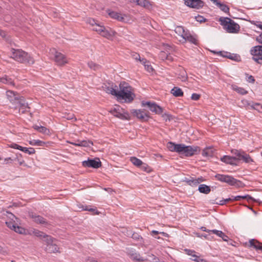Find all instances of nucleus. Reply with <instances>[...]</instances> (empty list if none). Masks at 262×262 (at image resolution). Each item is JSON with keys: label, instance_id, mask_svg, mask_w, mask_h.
Segmentation results:
<instances>
[{"label": "nucleus", "instance_id": "obj_46", "mask_svg": "<svg viewBox=\"0 0 262 262\" xmlns=\"http://www.w3.org/2000/svg\"><path fill=\"white\" fill-rule=\"evenodd\" d=\"M92 29L96 32H97L99 34L100 33L102 29H104V26H101L100 25L97 24Z\"/></svg>", "mask_w": 262, "mask_h": 262}, {"label": "nucleus", "instance_id": "obj_47", "mask_svg": "<svg viewBox=\"0 0 262 262\" xmlns=\"http://www.w3.org/2000/svg\"><path fill=\"white\" fill-rule=\"evenodd\" d=\"M160 57L161 59L163 60L164 59H167V60H171V57L170 55H168L166 52H161L160 54Z\"/></svg>", "mask_w": 262, "mask_h": 262}, {"label": "nucleus", "instance_id": "obj_61", "mask_svg": "<svg viewBox=\"0 0 262 262\" xmlns=\"http://www.w3.org/2000/svg\"><path fill=\"white\" fill-rule=\"evenodd\" d=\"M201 97V95L200 94L196 93H193L192 94L191 98L193 100H198Z\"/></svg>", "mask_w": 262, "mask_h": 262}, {"label": "nucleus", "instance_id": "obj_23", "mask_svg": "<svg viewBox=\"0 0 262 262\" xmlns=\"http://www.w3.org/2000/svg\"><path fill=\"white\" fill-rule=\"evenodd\" d=\"M128 254L130 256V257L134 260L137 261L142 262L146 260V259L140 256V254L134 252L133 251L130 250L128 252Z\"/></svg>", "mask_w": 262, "mask_h": 262}, {"label": "nucleus", "instance_id": "obj_15", "mask_svg": "<svg viewBox=\"0 0 262 262\" xmlns=\"http://www.w3.org/2000/svg\"><path fill=\"white\" fill-rule=\"evenodd\" d=\"M185 4L189 7L200 9L202 8L204 2L201 0H184Z\"/></svg>", "mask_w": 262, "mask_h": 262}, {"label": "nucleus", "instance_id": "obj_38", "mask_svg": "<svg viewBox=\"0 0 262 262\" xmlns=\"http://www.w3.org/2000/svg\"><path fill=\"white\" fill-rule=\"evenodd\" d=\"M89 67L94 71H97L101 69V66L93 61H90L88 63Z\"/></svg>", "mask_w": 262, "mask_h": 262}, {"label": "nucleus", "instance_id": "obj_13", "mask_svg": "<svg viewBox=\"0 0 262 262\" xmlns=\"http://www.w3.org/2000/svg\"><path fill=\"white\" fill-rule=\"evenodd\" d=\"M29 216L33 220V222L37 224L45 225H49L46 219L40 215H37L34 212H29Z\"/></svg>", "mask_w": 262, "mask_h": 262}, {"label": "nucleus", "instance_id": "obj_8", "mask_svg": "<svg viewBox=\"0 0 262 262\" xmlns=\"http://www.w3.org/2000/svg\"><path fill=\"white\" fill-rule=\"evenodd\" d=\"M51 53L54 54V61L58 66H63L67 63V59L63 54L56 51L55 49L51 51Z\"/></svg>", "mask_w": 262, "mask_h": 262}, {"label": "nucleus", "instance_id": "obj_32", "mask_svg": "<svg viewBox=\"0 0 262 262\" xmlns=\"http://www.w3.org/2000/svg\"><path fill=\"white\" fill-rule=\"evenodd\" d=\"M0 81L2 83L12 85H14V83L13 81L12 80V79L10 78H9L7 76H5L4 77H0Z\"/></svg>", "mask_w": 262, "mask_h": 262}, {"label": "nucleus", "instance_id": "obj_17", "mask_svg": "<svg viewBox=\"0 0 262 262\" xmlns=\"http://www.w3.org/2000/svg\"><path fill=\"white\" fill-rule=\"evenodd\" d=\"M103 90L107 93L111 94L112 95L116 96L117 91V86L113 83H108V85L104 84L102 86Z\"/></svg>", "mask_w": 262, "mask_h": 262}, {"label": "nucleus", "instance_id": "obj_51", "mask_svg": "<svg viewBox=\"0 0 262 262\" xmlns=\"http://www.w3.org/2000/svg\"><path fill=\"white\" fill-rule=\"evenodd\" d=\"M188 41L191 43H192L193 44H196L197 43V40L196 39L191 35H189V36L187 38H186L184 41Z\"/></svg>", "mask_w": 262, "mask_h": 262}, {"label": "nucleus", "instance_id": "obj_44", "mask_svg": "<svg viewBox=\"0 0 262 262\" xmlns=\"http://www.w3.org/2000/svg\"><path fill=\"white\" fill-rule=\"evenodd\" d=\"M184 144H177L176 147L175 152H178L180 154L183 155Z\"/></svg>", "mask_w": 262, "mask_h": 262}, {"label": "nucleus", "instance_id": "obj_9", "mask_svg": "<svg viewBox=\"0 0 262 262\" xmlns=\"http://www.w3.org/2000/svg\"><path fill=\"white\" fill-rule=\"evenodd\" d=\"M82 165L84 167L98 168L101 166V162L99 158H95L94 159H89L86 161H83Z\"/></svg>", "mask_w": 262, "mask_h": 262}, {"label": "nucleus", "instance_id": "obj_7", "mask_svg": "<svg viewBox=\"0 0 262 262\" xmlns=\"http://www.w3.org/2000/svg\"><path fill=\"white\" fill-rule=\"evenodd\" d=\"M231 152L233 155L236 156L237 160H242L247 163H250L253 162V160L251 157L243 151L233 149L231 150Z\"/></svg>", "mask_w": 262, "mask_h": 262}, {"label": "nucleus", "instance_id": "obj_34", "mask_svg": "<svg viewBox=\"0 0 262 262\" xmlns=\"http://www.w3.org/2000/svg\"><path fill=\"white\" fill-rule=\"evenodd\" d=\"M232 88L234 91H236V92L240 94L245 95L248 93V92L244 89L241 87H238L236 85H232Z\"/></svg>", "mask_w": 262, "mask_h": 262}, {"label": "nucleus", "instance_id": "obj_42", "mask_svg": "<svg viewBox=\"0 0 262 262\" xmlns=\"http://www.w3.org/2000/svg\"><path fill=\"white\" fill-rule=\"evenodd\" d=\"M251 110H255L259 112H262V105L259 103H254L253 102Z\"/></svg>", "mask_w": 262, "mask_h": 262}, {"label": "nucleus", "instance_id": "obj_19", "mask_svg": "<svg viewBox=\"0 0 262 262\" xmlns=\"http://www.w3.org/2000/svg\"><path fill=\"white\" fill-rule=\"evenodd\" d=\"M217 7H219L222 11L228 14L229 16V7L225 4L221 3L218 0H211Z\"/></svg>", "mask_w": 262, "mask_h": 262}, {"label": "nucleus", "instance_id": "obj_40", "mask_svg": "<svg viewBox=\"0 0 262 262\" xmlns=\"http://www.w3.org/2000/svg\"><path fill=\"white\" fill-rule=\"evenodd\" d=\"M147 62V61L145 58H142L141 60V63L144 66L145 69L149 72H151L153 71V68L151 65L148 64H146Z\"/></svg>", "mask_w": 262, "mask_h": 262}, {"label": "nucleus", "instance_id": "obj_12", "mask_svg": "<svg viewBox=\"0 0 262 262\" xmlns=\"http://www.w3.org/2000/svg\"><path fill=\"white\" fill-rule=\"evenodd\" d=\"M200 148L198 146L184 145L183 155L187 157L192 156L200 151Z\"/></svg>", "mask_w": 262, "mask_h": 262}, {"label": "nucleus", "instance_id": "obj_1", "mask_svg": "<svg viewBox=\"0 0 262 262\" xmlns=\"http://www.w3.org/2000/svg\"><path fill=\"white\" fill-rule=\"evenodd\" d=\"M119 88L120 90H117L116 96L118 100H123L126 102H130L134 100L135 96L132 92V88L128 83L121 82Z\"/></svg>", "mask_w": 262, "mask_h": 262}, {"label": "nucleus", "instance_id": "obj_11", "mask_svg": "<svg viewBox=\"0 0 262 262\" xmlns=\"http://www.w3.org/2000/svg\"><path fill=\"white\" fill-rule=\"evenodd\" d=\"M131 113L142 121H147L149 118L148 112L141 110H132Z\"/></svg>", "mask_w": 262, "mask_h": 262}, {"label": "nucleus", "instance_id": "obj_6", "mask_svg": "<svg viewBox=\"0 0 262 262\" xmlns=\"http://www.w3.org/2000/svg\"><path fill=\"white\" fill-rule=\"evenodd\" d=\"M56 240L53 238L51 236L47 237V239L43 240V242L45 243L46 246L45 247V250L49 253L59 252V247L57 245L55 242Z\"/></svg>", "mask_w": 262, "mask_h": 262}, {"label": "nucleus", "instance_id": "obj_4", "mask_svg": "<svg viewBox=\"0 0 262 262\" xmlns=\"http://www.w3.org/2000/svg\"><path fill=\"white\" fill-rule=\"evenodd\" d=\"M256 40L259 43L262 44V33L256 37ZM250 53L253 55L252 59L257 63L262 64V45L256 46L253 47Z\"/></svg>", "mask_w": 262, "mask_h": 262}, {"label": "nucleus", "instance_id": "obj_41", "mask_svg": "<svg viewBox=\"0 0 262 262\" xmlns=\"http://www.w3.org/2000/svg\"><path fill=\"white\" fill-rule=\"evenodd\" d=\"M242 103L246 108V109L251 110L252 106L253 101H249L245 99L242 100Z\"/></svg>", "mask_w": 262, "mask_h": 262}, {"label": "nucleus", "instance_id": "obj_52", "mask_svg": "<svg viewBox=\"0 0 262 262\" xmlns=\"http://www.w3.org/2000/svg\"><path fill=\"white\" fill-rule=\"evenodd\" d=\"M177 144L169 142L167 144V148L171 151H175Z\"/></svg>", "mask_w": 262, "mask_h": 262}, {"label": "nucleus", "instance_id": "obj_29", "mask_svg": "<svg viewBox=\"0 0 262 262\" xmlns=\"http://www.w3.org/2000/svg\"><path fill=\"white\" fill-rule=\"evenodd\" d=\"M108 15L111 18L116 19L119 21H122L124 19L123 16L121 15L116 12L111 11L108 13Z\"/></svg>", "mask_w": 262, "mask_h": 262}, {"label": "nucleus", "instance_id": "obj_37", "mask_svg": "<svg viewBox=\"0 0 262 262\" xmlns=\"http://www.w3.org/2000/svg\"><path fill=\"white\" fill-rule=\"evenodd\" d=\"M7 96L10 99V101H12L13 100V98H14V99L16 100V99H18V96L14 92L12 91H8L7 92Z\"/></svg>", "mask_w": 262, "mask_h": 262}, {"label": "nucleus", "instance_id": "obj_14", "mask_svg": "<svg viewBox=\"0 0 262 262\" xmlns=\"http://www.w3.org/2000/svg\"><path fill=\"white\" fill-rule=\"evenodd\" d=\"M16 101L17 103L19 106V111H21L22 113H25L28 112L27 109H29L30 107L28 104L26 102V100L24 97H18V99H16Z\"/></svg>", "mask_w": 262, "mask_h": 262}, {"label": "nucleus", "instance_id": "obj_27", "mask_svg": "<svg viewBox=\"0 0 262 262\" xmlns=\"http://www.w3.org/2000/svg\"><path fill=\"white\" fill-rule=\"evenodd\" d=\"M198 190L201 193L205 194H208L211 191L210 187L205 184L200 185Z\"/></svg>", "mask_w": 262, "mask_h": 262}, {"label": "nucleus", "instance_id": "obj_31", "mask_svg": "<svg viewBox=\"0 0 262 262\" xmlns=\"http://www.w3.org/2000/svg\"><path fill=\"white\" fill-rule=\"evenodd\" d=\"M33 233L36 236L41 238L43 241L44 239H47V237H48L50 236V235L46 234V233H45L44 232H43L42 231H39L37 230H34L33 232Z\"/></svg>", "mask_w": 262, "mask_h": 262}, {"label": "nucleus", "instance_id": "obj_5", "mask_svg": "<svg viewBox=\"0 0 262 262\" xmlns=\"http://www.w3.org/2000/svg\"><path fill=\"white\" fill-rule=\"evenodd\" d=\"M214 177L217 180L221 182L226 183L231 186L239 187L242 184L241 181L234 179L233 177L229 175L216 174Z\"/></svg>", "mask_w": 262, "mask_h": 262}, {"label": "nucleus", "instance_id": "obj_45", "mask_svg": "<svg viewBox=\"0 0 262 262\" xmlns=\"http://www.w3.org/2000/svg\"><path fill=\"white\" fill-rule=\"evenodd\" d=\"M21 151L27 153L29 155H32L35 152V150L33 148H27L23 147V149H21Z\"/></svg>", "mask_w": 262, "mask_h": 262}, {"label": "nucleus", "instance_id": "obj_35", "mask_svg": "<svg viewBox=\"0 0 262 262\" xmlns=\"http://www.w3.org/2000/svg\"><path fill=\"white\" fill-rule=\"evenodd\" d=\"M130 161L134 165L138 167L142 164V161L135 157H130Z\"/></svg>", "mask_w": 262, "mask_h": 262}, {"label": "nucleus", "instance_id": "obj_33", "mask_svg": "<svg viewBox=\"0 0 262 262\" xmlns=\"http://www.w3.org/2000/svg\"><path fill=\"white\" fill-rule=\"evenodd\" d=\"M202 154L204 157H212L213 156V150L211 147H207L203 150Z\"/></svg>", "mask_w": 262, "mask_h": 262}, {"label": "nucleus", "instance_id": "obj_63", "mask_svg": "<svg viewBox=\"0 0 262 262\" xmlns=\"http://www.w3.org/2000/svg\"><path fill=\"white\" fill-rule=\"evenodd\" d=\"M162 117L163 118L164 120L167 121V120H170L171 116L168 114H164L162 115Z\"/></svg>", "mask_w": 262, "mask_h": 262}, {"label": "nucleus", "instance_id": "obj_55", "mask_svg": "<svg viewBox=\"0 0 262 262\" xmlns=\"http://www.w3.org/2000/svg\"><path fill=\"white\" fill-rule=\"evenodd\" d=\"M132 57L136 61H140L141 62L142 59L140 56V55L136 52H132L131 53Z\"/></svg>", "mask_w": 262, "mask_h": 262}, {"label": "nucleus", "instance_id": "obj_25", "mask_svg": "<svg viewBox=\"0 0 262 262\" xmlns=\"http://www.w3.org/2000/svg\"><path fill=\"white\" fill-rule=\"evenodd\" d=\"M130 2L144 8L148 7L150 5L148 0H130Z\"/></svg>", "mask_w": 262, "mask_h": 262}, {"label": "nucleus", "instance_id": "obj_56", "mask_svg": "<svg viewBox=\"0 0 262 262\" xmlns=\"http://www.w3.org/2000/svg\"><path fill=\"white\" fill-rule=\"evenodd\" d=\"M192 257H195V258H191V260L196 262H208L206 260L200 258V256L196 255H193Z\"/></svg>", "mask_w": 262, "mask_h": 262}, {"label": "nucleus", "instance_id": "obj_16", "mask_svg": "<svg viewBox=\"0 0 262 262\" xmlns=\"http://www.w3.org/2000/svg\"><path fill=\"white\" fill-rule=\"evenodd\" d=\"M217 54L223 57H226L234 61H238L241 60L240 56L237 54L231 53L225 51H219L217 52Z\"/></svg>", "mask_w": 262, "mask_h": 262}, {"label": "nucleus", "instance_id": "obj_22", "mask_svg": "<svg viewBox=\"0 0 262 262\" xmlns=\"http://www.w3.org/2000/svg\"><path fill=\"white\" fill-rule=\"evenodd\" d=\"M112 115L114 116L118 117L121 119H127L126 115H128L127 114H122V113L119 112V107L118 106L114 108L113 110L111 111Z\"/></svg>", "mask_w": 262, "mask_h": 262}, {"label": "nucleus", "instance_id": "obj_48", "mask_svg": "<svg viewBox=\"0 0 262 262\" xmlns=\"http://www.w3.org/2000/svg\"><path fill=\"white\" fill-rule=\"evenodd\" d=\"M93 142L90 140H81V146L89 147L91 145H93Z\"/></svg>", "mask_w": 262, "mask_h": 262}, {"label": "nucleus", "instance_id": "obj_54", "mask_svg": "<svg viewBox=\"0 0 262 262\" xmlns=\"http://www.w3.org/2000/svg\"><path fill=\"white\" fill-rule=\"evenodd\" d=\"M15 232L20 233V234H23L25 232V230L24 228H22L18 226H15V229L13 230Z\"/></svg>", "mask_w": 262, "mask_h": 262}, {"label": "nucleus", "instance_id": "obj_30", "mask_svg": "<svg viewBox=\"0 0 262 262\" xmlns=\"http://www.w3.org/2000/svg\"><path fill=\"white\" fill-rule=\"evenodd\" d=\"M242 199H247L248 201L251 200L254 202H256V200L249 195H245L243 196L238 195L236 196H233V200H234V201H240Z\"/></svg>", "mask_w": 262, "mask_h": 262}, {"label": "nucleus", "instance_id": "obj_62", "mask_svg": "<svg viewBox=\"0 0 262 262\" xmlns=\"http://www.w3.org/2000/svg\"><path fill=\"white\" fill-rule=\"evenodd\" d=\"M195 19L197 21L203 23L205 21V19L202 16L198 15L195 17Z\"/></svg>", "mask_w": 262, "mask_h": 262}, {"label": "nucleus", "instance_id": "obj_2", "mask_svg": "<svg viewBox=\"0 0 262 262\" xmlns=\"http://www.w3.org/2000/svg\"><path fill=\"white\" fill-rule=\"evenodd\" d=\"M11 57L20 63L31 65L35 61L28 53L20 49H12Z\"/></svg>", "mask_w": 262, "mask_h": 262}, {"label": "nucleus", "instance_id": "obj_50", "mask_svg": "<svg viewBox=\"0 0 262 262\" xmlns=\"http://www.w3.org/2000/svg\"><path fill=\"white\" fill-rule=\"evenodd\" d=\"M6 224L8 228H9L12 230H13L14 229H15V227L16 225V224L15 223V221H6Z\"/></svg>", "mask_w": 262, "mask_h": 262}, {"label": "nucleus", "instance_id": "obj_36", "mask_svg": "<svg viewBox=\"0 0 262 262\" xmlns=\"http://www.w3.org/2000/svg\"><path fill=\"white\" fill-rule=\"evenodd\" d=\"M185 181L189 185L192 186H196L200 183V181L192 178L191 179H186Z\"/></svg>", "mask_w": 262, "mask_h": 262}, {"label": "nucleus", "instance_id": "obj_18", "mask_svg": "<svg viewBox=\"0 0 262 262\" xmlns=\"http://www.w3.org/2000/svg\"><path fill=\"white\" fill-rule=\"evenodd\" d=\"M116 32L110 28H106L104 27V29H102L99 34L102 36L105 37L107 39H110L114 37L116 34Z\"/></svg>", "mask_w": 262, "mask_h": 262}, {"label": "nucleus", "instance_id": "obj_10", "mask_svg": "<svg viewBox=\"0 0 262 262\" xmlns=\"http://www.w3.org/2000/svg\"><path fill=\"white\" fill-rule=\"evenodd\" d=\"M142 106H147L151 112H155L158 114H161L163 112L162 108L161 106L158 105L155 102H152L150 101L145 102L143 101L142 102Z\"/></svg>", "mask_w": 262, "mask_h": 262}, {"label": "nucleus", "instance_id": "obj_21", "mask_svg": "<svg viewBox=\"0 0 262 262\" xmlns=\"http://www.w3.org/2000/svg\"><path fill=\"white\" fill-rule=\"evenodd\" d=\"M249 246L253 247L256 250H260L262 251V243L255 239H251L249 240Z\"/></svg>", "mask_w": 262, "mask_h": 262}, {"label": "nucleus", "instance_id": "obj_53", "mask_svg": "<svg viewBox=\"0 0 262 262\" xmlns=\"http://www.w3.org/2000/svg\"><path fill=\"white\" fill-rule=\"evenodd\" d=\"M39 132L43 133L46 135H50V130L46 127L40 126V129Z\"/></svg>", "mask_w": 262, "mask_h": 262}, {"label": "nucleus", "instance_id": "obj_59", "mask_svg": "<svg viewBox=\"0 0 262 262\" xmlns=\"http://www.w3.org/2000/svg\"><path fill=\"white\" fill-rule=\"evenodd\" d=\"M139 167L145 171H149V167L148 166V165L144 163L143 162H142V165H141Z\"/></svg>", "mask_w": 262, "mask_h": 262}, {"label": "nucleus", "instance_id": "obj_3", "mask_svg": "<svg viewBox=\"0 0 262 262\" xmlns=\"http://www.w3.org/2000/svg\"><path fill=\"white\" fill-rule=\"evenodd\" d=\"M219 21L223 28L228 33H237L239 31V25L229 17H221Z\"/></svg>", "mask_w": 262, "mask_h": 262}, {"label": "nucleus", "instance_id": "obj_24", "mask_svg": "<svg viewBox=\"0 0 262 262\" xmlns=\"http://www.w3.org/2000/svg\"><path fill=\"white\" fill-rule=\"evenodd\" d=\"M209 231L212 233L215 234L219 237H221L223 239V240L224 241H228V239L229 238V237L227 235H226L222 231L217 230L216 229L209 230Z\"/></svg>", "mask_w": 262, "mask_h": 262}, {"label": "nucleus", "instance_id": "obj_49", "mask_svg": "<svg viewBox=\"0 0 262 262\" xmlns=\"http://www.w3.org/2000/svg\"><path fill=\"white\" fill-rule=\"evenodd\" d=\"M14 161H17L20 165H22L25 163L24 160L21 158V155H16V157L14 158Z\"/></svg>", "mask_w": 262, "mask_h": 262}, {"label": "nucleus", "instance_id": "obj_28", "mask_svg": "<svg viewBox=\"0 0 262 262\" xmlns=\"http://www.w3.org/2000/svg\"><path fill=\"white\" fill-rule=\"evenodd\" d=\"M1 213L2 216H7L11 221H15L14 219H17V218L13 213L7 211L6 210H3V211L1 212Z\"/></svg>", "mask_w": 262, "mask_h": 262}, {"label": "nucleus", "instance_id": "obj_60", "mask_svg": "<svg viewBox=\"0 0 262 262\" xmlns=\"http://www.w3.org/2000/svg\"><path fill=\"white\" fill-rule=\"evenodd\" d=\"M10 147L14 148V149H17L21 150V149H23V147L16 144V143H12L10 146Z\"/></svg>", "mask_w": 262, "mask_h": 262}, {"label": "nucleus", "instance_id": "obj_39", "mask_svg": "<svg viewBox=\"0 0 262 262\" xmlns=\"http://www.w3.org/2000/svg\"><path fill=\"white\" fill-rule=\"evenodd\" d=\"M29 144L34 146H44L45 142L39 140H33L29 142Z\"/></svg>", "mask_w": 262, "mask_h": 262}, {"label": "nucleus", "instance_id": "obj_43", "mask_svg": "<svg viewBox=\"0 0 262 262\" xmlns=\"http://www.w3.org/2000/svg\"><path fill=\"white\" fill-rule=\"evenodd\" d=\"M174 31L177 34L181 37L184 34L185 30L183 27L179 26L176 27Z\"/></svg>", "mask_w": 262, "mask_h": 262}, {"label": "nucleus", "instance_id": "obj_57", "mask_svg": "<svg viewBox=\"0 0 262 262\" xmlns=\"http://www.w3.org/2000/svg\"><path fill=\"white\" fill-rule=\"evenodd\" d=\"M132 237L134 239L139 242H141L143 239L142 237L137 233H134L132 235Z\"/></svg>", "mask_w": 262, "mask_h": 262}, {"label": "nucleus", "instance_id": "obj_26", "mask_svg": "<svg viewBox=\"0 0 262 262\" xmlns=\"http://www.w3.org/2000/svg\"><path fill=\"white\" fill-rule=\"evenodd\" d=\"M171 93L175 97H182L184 94L182 89L177 86H174L171 89Z\"/></svg>", "mask_w": 262, "mask_h": 262}, {"label": "nucleus", "instance_id": "obj_64", "mask_svg": "<svg viewBox=\"0 0 262 262\" xmlns=\"http://www.w3.org/2000/svg\"><path fill=\"white\" fill-rule=\"evenodd\" d=\"M189 35H191L188 31H185L184 34L181 36L182 38L185 40L189 36Z\"/></svg>", "mask_w": 262, "mask_h": 262}, {"label": "nucleus", "instance_id": "obj_20", "mask_svg": "<svg viewBox=\"0 0 262 262\" xmlns=\"http://www.w3.org/2000/svg\"><path fill=\"white\" fill-rule=\"evenodd\" d=\"M221 160L226 163L232 165H236L235 163V161H236V156H235V157H231L229 156H224L223 157L221 158Z\"/></svg>", "mask_w": 262, "mask_h": 262}, {"label": "nucleus", "instance_id": "obj_58", "mask_svg": "<svg viewBox=\"0 0 262 262\" xmlns=\"http://www.w3.org/2000/svg\"><path fill=\"white\" fill-rule=\"evenodd\" d=\"M87 23L91 25L93 28L97 24V21L92 18H89L87 19Z\"/></svg>", "mask_w": 262, "mask_h": 262}]
</instances>
